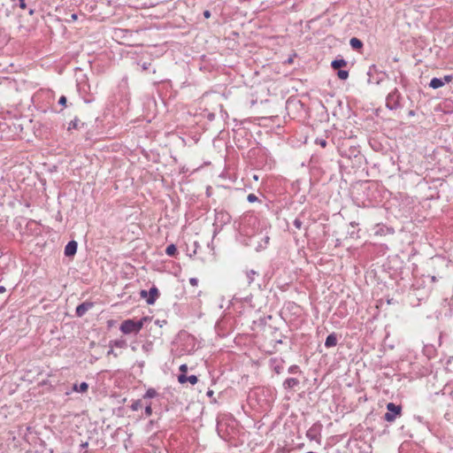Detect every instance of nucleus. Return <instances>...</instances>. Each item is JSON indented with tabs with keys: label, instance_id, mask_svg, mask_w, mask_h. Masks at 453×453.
<instances>
[{
	"label": "nucleus",
	"instance_id": "13",
	"mask_svg": "<svg viewBox=\"0 0 453 453\" xmlns=\"http://www.w3.org/2000/svg\"><path fill=\"white\" fill-rule=\"evenodd\" d=\"M127 346L126 340L124 339H119L115 341L110 342V347H116L119 349H124Z\"/></svg>",
	"mask_w": 453,
	"mask_h": 453
},
{
	"label": "nucleus",
	"instance_id": "33",
	"mask_svg": "<svg viewBox=\"0 0 453 453\" xmlns=\"http://www.w3.org/2000/svg\"><path fill=\"white\" fill-rule=\"evenodd\" d=\"M180 371L181 373H186L188 371V365L186 364H183L180 366Z\"/></svg>",
	"mask_w": 453,
	"mask_h": 453
},
{
	"label": "nucleus",
	"instance_id": "32",
	"mask_svg": "<svg viewBox=\"0 0 453 453\" xmlns=\"http://www.w3.org/2000/svg\"><path fill=\"white\" fill-rule=\"evenodd\" d=\"M189 283L190 285H192L193 287H196L197 284H198V280L196 278H190L189 279Z\"/></svg>",
	"mask_w": 453,
	"mask_h": 453
},
{
	"label": "nucleus",
	"instance_id": "2",
	"mask_svg": "<svg viewBox=\"0 0 453 453\" xmlns=\"http://www.w3.org/2000/svg\"><path fill=\"white\" fill-rule=\"evenodd\" d=\"M402 99V95L397 88H395L392 92H390L386 99V105L389 110H396L401 108L400 100Z\"/></svg>",
	"mask_w": 453,
	"mask_h": 453
},
{
	"label": "nucleus",
	"instance_id": "38",
	"mask_svg": "<svg viewBox=\"0 0 453 453\" xmlns=\"http://www.w3.org/2000/svg\"><path fill=\"white\" fill-rule=\"evenodd\" d=\"M6 291V288L4 286H0V294H3Z\"/></svg>",
	"mask_w": 453,
	"mask_h": 453
},
{
	"label": "nucleus",
	"instance_id": "29",
	"mask_svg": "<svg viewBox=\"0 0 453 453\" xmlns=\"http://www.w3.org/2000/svg\"><path fill=\"white\" fill-rule=\"evenodd\" d=\"M66 101H67L66 97L65 96H61L60 98L58 99V104L60 105L65 106Z\"/></svg>",
	"mask_w": 453,
	"mask_h": 453
},
{
	"label": "nucleus",
	"instance_id": "11",
	"mask_svg": "<svg viewBox=\"0 0 453 453\" xmlns=\"http://www.w3.org/2000/svg\"><path fill=\"white\" fill-rule=\"evenodd\" d=\"M444 86V81L441 78H433L430 81L429 87L436 89Z\"/></svg>",
	"mask_w": 453,
	"mask_h": 453
},
{
	"label": "nucleus",
	"instance_id": "5",
	"mask_svg": "<svg viewBox=\"0 0 453 453\" xmlns=\"http://www.w3.org/2000/svg\"><path fill=\"white\" fill-rule=\"evenodd\" d=\"M93 306V303H88V302H85V303H82L81 304H79L77 307H76V315L78 317H82L89 309H91Z\"/></svg>",
	"mask_w": 453,
	"mask_h": 453
},
{
	"label": "nucleus",
	"instance_id": "18",
	"mask_svg": "<svg viewBox=\"0 0 453 453\" xmlns=\"http://www.w3.org/2000/svg\"><path fill=\"white\" fill-rule=\"evenodd\" d=\"M337 76L340 80H347L349 77V71L339 69L337 72Z\"/></svg>",
	"mask_w": 453,
	"mask_h": 453
},
{
	"label": "nucleus",
	"instance_id": "23",
	"mask_svg": "<svg viewBox=\"0 0 453 453\" xmlns=\"http://www.w3.org/2000/svg\"><path fill=\"white\" fill-rule=\"evenodd\" d=\"M269 240H270V237L269 236H265L263 241H264V245L262 244H259L258 248L259 249H265L266 247V245L269 243Z\"/></svg>",
	"mask_w": 453,
	"mask_h": 453
},
{
	"label": "nucleus",
	"instance_id": "40",
	"mask_svg": "<svg viewBox=\"0 0 453 453\" xmlns=\"http://www.w3.org/2000/svg\"><path fill=\"white\" fill-rule=\"evenodd\" d=\"M34 12H35V11H34L33 9H30V10H29V12H28V13H29L30 15H33V14H34Z\"/></svg>",
	"mask_w": 453,
	"mask_h": 453
},
{
	"label": "nucleus",
	"instance_id": "24",
	"mask_svg": "<svg viewBox=\"0 0 453 453\" xmlns=\"http://www.w3.org/2000/svg\"><path fill=\"white\" fill-rule=\"evenodd\" d=\"M145 414L148 417L152 414L151 403H149V404L146 405V407H145Z\"/></svg>",
	"mask_w": 453,
	"mask_h": 453
},
{
	"label": "nucleus",
	"instance_id": "8",
	"mask_svg": "<svg viewBox=\"0 0 453 453\" xmlns=\"http://www.w3.org/2000/svg\"><path fill=\"white\" fill-rule=\"evenodd\" d=\"M337 335L335 333H332L329 335H327L326 341H325V346L326 348H332L336 346L337 344Z\"/></svg>",
	"mask_w": 453,
	"mask_h": 453
},
{
	"label": "nucleus",
	"instance_id": "20",
	"mask_svg": "<svg viewBox=\"0 0 453 453\" xmlns=\"http://www.w3.org/2000/svg\"><path fill=\"white\" fill-rule=\"evenodd\" d=\"M178 381H179L180 384H184V383L188 382V376H187L185 373H180V374L178 376Z\"/></svg>",
	"mask_w": 453,
	"mask_h": 453
},
{
	"label": "nucleus",
	"instance_id": "19",
	"mask_svg": "<svg viewBox=\"0 0 453 453\" xmlns=\"http://www.w3.org/2000/svg\"><path fill=\"white\" fill-rule=\"evenodd\" d=\"M142 400H136V401L133 402L130 408L132 411H136L140 408H142Z\"/></svg>",
	"mask_w": 453,
	"mask_h": 453
},
{
	"label": "nucleus",
	"instance_id": "30",
	"mask_svg": "<svg viewBox=\"0 0 453 453\" xmlns=\"http://www.w3.org/2000/svg\"><path fill=\"white\" fill-rule=\"evenodd\" d=\"M150 65H151V64H150V63H149V62H143V63L142 64V70H143V71H148V70H150Z\"/></svg>",
	"mask_w": 453,
	"mask_h": 453
},
{
	"label": "nucleus",
	"instance_id": "27",
	"mask_svg": "<svg viewBox=\"0 0 453 453\" xmlns=\"http://www.w3.org/2000/svg\"><path fill=\"white\" fill-rule=\"evenodd\" d=\"M247 200L250 202V203H253L255 201L257 200V197L254 195V194H249L248 195V197H247Z\"/></svg>",
	"mask_w": 453,
	"mask_h": 453
},
{
	"label": "nucleus",
	"instance_id": "37",
	"mask_svg": "<svg viewBox=\"0 0 453 453\" xmlns=\"http://www.w3.org/2000/svg\"><path fill=\"white\" fill-rule=\"evenodd\" d=\"M108 355H114L115 357H117V354L114 353L112 348L111 347V349L108 351L107 353Z\"/></svg>",
	"mask_w": 453,
	"mask_h": 453
},
{
	"label": "nucleus",
	"instance_id": "9",
	"mask_svg": "<svg viewBox=\"0 0 453 453\" xmlns=\"http://www.w3.org/2000/svg\"><path fill=\"white\" fill-rule=\"evenodd\" d=\"M299 385V380L296 378H288L283 382V388L285 389H292Z\"/></svg>",
	"mask_w": 453,
	"mask_h": 453
},
{
	"label": "nucleus",
	"instance_id": "3",
	"mask_svg": "<svg viewBox=\"0 0 453 453\" xmlns=\"http://www.w3.org/2000/svg\"><path fill=\"white\" fill-rule=\"evenodd\" d=\"M387 410L388 411L384 415V419L392 423L395 420L396 417L401 415L402 407L394 403H388L387 404Z\"/></svg>",
	"mask_w": 453,
	"mask_h": 453
},
{
	"label": "nucleus",
	"instance_id": "12",
	"mask_svg": "<svg viewBox=\"0 0 453 453\" xmlns=\"http://www.w3.org/2000/svg\"><path fill=\"white\" fill-rule=\"evenodd\" d=\"M346 65H347V61L343 58H340V59L336 58V59L333 60L331 63V66L334 70L340 69L341 67H343Z\"/></svg>",
	"mask_w": 453,
	"mask_h": 453
},
{
	"label": "nucleus",
	"instance_id": "21",
	"mask_svg": "<svg viewBox=\"0 0 453 453\" xmlns=\"http://www.w3.org/2000/svg\"><path fill=\"white\" fill-rule=\"evenodd\" d=\"M288 372L289 373H297V372H300V369H299V366H298V365H291V366L288 368Z\"/></svg>",
	"mask_w": 453,
	"mask_h": 453
},
{
	"label": "nucleus",
	"instance_id": "35",
	"mask_svg": "<svg viewBox=\"0 0 453 453\" xmlns=\"http://www.w3.org/2000/svg\"><path fill=\"white\" fill-rule=\"evenodd\" d=\"M140 296H141L142 297H147V298H148V292H147L146 290H142V291L140 292Z\"/></svg>",
	"mask_w": 453,
	"mask_h": 453
},
{
	"label": "nucleus",
	"instance_id": "26",
	"mask_svg": "<svg viewBox=\"0 0 453 453\" xmlns=\"http://www.w3.org/2000/svg\"><path fill=\"white\" fill-rule=\"evenodd\" d=\"M293 224L297 229H300L303 226V222L299 219H296Z\"/></svg>",
	"mask_w": 453,
	"mask_h": 453
},
{
	"label": "nucleus",
	"instance_id": "7",
	"mask_svg": "<svg viewBox=\"0 0 453 453\" xmlns=\"http://www.w3.org/2000/svg\"><path fill=\"white\" fill-rule=\"evenodd\" d=\"M158 296H159V291H158L157 288L153 286L152 288H150V291L148 293V298L146 300L147 303L153 304L156 302Z\"/></svg>",
	"mask_w": 453,
	"mask_h": 453
},
{
	"label": "nucleus",
	"instance_id": "31",
	"mask_svg": "<svg viewBox=\"0 0 453 453\" xmlns=\"http://www.w3.org/2000/svg\"><path fill=\"white\" fill-rule=\"evenodd\" d=\"M316 142L319 144L321 147L325 148L326 146V141L324 139H317Z\"/></svg>",
	"mask_w": 453,
	"mask_h": 453
},
{
	"label": "nucleus",
	"instance_id": "39",
	"mask_svg": "<svg viewBox=\"0 0 453 453\" xmlns=\"http://www.w3.org/2000/svg\"><path fill=\"white\" fill-rule=\"evenodd\" d=\"M212 395H213V391H212V390H209V391L207 392V395H208V396H212Z\"/></svg>",
	"mask_w": 453,
	"mask_h": 453
},
{
	"label": "nucleus",
	"instance_id": "42",
	"mask_svg": "<svg viewBox=\"0 0 453 453\" xmlns=\"http://www.w3.org/2000/svg\"><path fill=\"white\" fill-rule=\"evenodd\" d=\"M311 430L308 431V433H307V436H309V437H310V436H311Z\"/></svg>",
	"mask_w": 453,
	"mask_h": 453
},
{
	"label": "nucleus",
	"instance_id": "25",
	"mask_svg": "<svg viewBox=\"0 0 453 453\" xmlns=\"http://www.w3.org/2000/svg\"><path fill=\"white\" fill-rule=\"evenodd\" d=\"M441 79L444 81V85H445L446 83H449V82H450L453 80V76L451 74H449V75H445Z\"/></svg>",
	"mask_w": 453,
	"mask_h": 453
},
{
	"label": "nucleus",
	"instance_id": "6",
	"mask_svg": "<svg viewBox=\"0 0 453 453\" xmlns=\"http://www.w3.org/2000/svg\"><path fill=\"white\" fill-rule=\"evenodd\" d=\"M85 127H87V124L83 121H81L80 119L78 118H74L73 120H71V122L69 123V126H68V131H72L73 129L75 130H80L81 128H84Z\"/></svg>",
	"mask_w": 453,
	"mask_h": 453
},
{
	"label": "nucleus",
	"instance_id": "22",
	"mask_svg": "<svg viewBox=\"0 0 453 453\" xmlns=\"http://www.w3.org/2000/svg\"><path fill=\"white\" fill-rule=\"evenodd\" d=\"M188 381L191 383L192 385H195L197 383L198 379L196 375H189L188 376Z\"/></svg>",
	"mask_w": 453,
	"mask_h": 453
},
{
	"label": "nucleus",
	"instance_id": "10",
	"mask_svg": "<svg viewBox=\"0 0 453 453\" xmlns=\"http://www.w3.org/2000/svg\"><path fill=\"white\" fill-rule=\"evenodd\" d=\"M349 45L353 50H358L363 48V42L360 39L357 37H352L349 41Z\"/></svg>",
	"mask_w": 453,
	"mask_h": 453
},
{
	"label": "nucleus",
	"instance_id": "15",
	"mask_svg": "<svg viewBox=\"0 0 453 453\" xmlns=\"http://www.w3.org/2000/svg\"><path fill=\"white\" fill-rule=\"evenodd\" d=\"M166 255L170 257H174L177 253V248L174 244H170L165 249Z\"/></svg>",
	"mask_w": 453,
	"mask_h": 453
},
{
	"label": "nucleus",
	"instance_id": "1",
	"mask_svg": "<svg viewBox=\"0 0 453 453\" xmlns=\"http://www.w3.org/2000/svg\"><path fill=\"white\" fill-rule=\"evenodd\" d=\"M148 320V317H143L139 320L125 319L122 321L119 330L125 334H138Z\"/></svg>",
	"mask_w": 453,
	"mask_h": 453
},
{
	"label": "nucleus",
	"instance_id": "36",
	"mask_svg": "<svg viewBox=\"0 0 453 453\" xmlns=\"http://www.w3.org/2000/svg\"><path fill=\"white\" fill-rule=\"evenodd\" d=\"M208 119L210 120H213L214 118H215V114L214 113H209L208 116H207Z\"/></svg>",
	"mask_w": 453,
	"mask_h": 453
},
{
	"label": "nucleus",
	"instance_id": "43",
	"mask_svg": "<svg viewBox=\"0 0 453 453\" xmlns=\"http://www.w3.org/2000/svg\"><path fill=\"white\" fill-rule=\"evenodd\" d=\"M410 115H414V111H410Z\"/></svg>",
	"mask_w": 453,
	"mask_h": 453
},
{
	"label": "nucleus",
	"instance_id": "34",
	"mask_svg": "<svg viewBox=\"0 0 453 453\" xmlns=\"http://www.w3.org/2000/svg\"><path fill=\"white\" fill-rule=\"evenodd\" d=\"M203 16L205 19H209L211 17V12L209 10H205L203 12Z\"/></svg>",
	"mask_w": 453,
	"mask_h": 453
},
{
	"label": "nucleus",
	"instance_id": "16",
	"mask_svg": "<svg viewBox=\"0 0 453 453\" xmlns=\"http://www.w3.org/2000/svg\"><path fill=\"white\" fill-rule=\"evenodd\" d=\"M257 275V273L254 270L248 271L246 273L248 283L250 285L255 279V276Z\"/></svg>",
	"mask_w": 453,
	"mask_h": 453
},
{
	"label": "nucleus",
	"instance_id": "17",
	"mask_svg": "<svg viewBox=\"0 0 453 453\" xmlns=\"http://www.w3.org/2000/svg\"><path fill=\"white\" fill-rule=\"evenodd\" d=\"M157 395V392L154 388H149L143 395V398H154Z\"/></svg>",
	"mask_w": 453,
	"mask_h": 453
},
{
	"label": "nucleus",
	"instance_id": "41",
	"mask_svg": "<svg viewBox=\"0 0 453 453\" xmlns=\"http://www.w3.org/2000/svg\"><path fill=\"white\" fill-rule=\"evenodd\" d=\"M72 19H77V14H72Z\"/></svg>",
	"mask_w": 453,
	"mask_h": 453
},
{
	"label": "nucleus",
	"instance_id": "14",
	"mask_svg": "<svg viewBox=\"0 0 453 453\" xmlns=\"http://www.w3.org/2000/svg\"><path fill=\"white\" fill-rule=\"evenodd\" d=\"M88 388V385L87 382H81L80 385L73 384V390L75 392H86Z\"/></svg>",
	"mask_w": 453,
	"mask_h": 453
},
{
	"label": "nucleus",
	"instance_id": "28",
	"mask_svg": "<svg viewBox=\"0 0 453 453\" xmlns=\"http://www.w3.org/2000/svg\"><path fill=\"white\" fill-rule=\"evenodd\" d=\"M283 367L281 365H276L273 366V371L277 373V374H280L282 371Z\"/></svg>",
	"mask_w": 453,
	"mask_h": 453
},
{
	"label": "nucleus",
	"instance_id": "4",
	"mask_svg": "<svg viewBox=\"0 0 453 453\" xmlns=\"http://www.w3.org/2000/svg\"><path fill=\"white\" fill-rule=\"evenodd\" d=\"M78 243L75 241H70L65 247V256L73 257L76 254Z\"/></svg>",
	"mask_w": 453,
	"mask_h": 453
}]
</instances>
